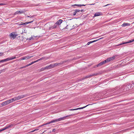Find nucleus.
<instances>
[{"label": "nucleus", "instance_id": "1", "mask_svg": "<svg viewBox=\"0 0 134 134\" xmlns=\"http://www.w3.org/2000/svg\"><path fill=\"white\" fill-rule=\"evenodd\" d=\"M71 115H67L66 116H64L63 117H62V118H59L56 119L54 120H53L51 122H53V123L55 122H58L59 121L62 120H64L66 119V118L68 117V116H70Z\"/></svg>", "mask_w": 134, "mask_h": 134}, {"label": "nucleus", "instance_id": "2", "mask_svg": "<svg viewBox=\"0 0 134 134\" xmlns=\"http://www.w3.org/2000/svg\"><path fill=\"white\" fill-rule=\"evenodd\" d=\"M123 87L124 91H126L129 90H132L131 84H127L126 85L124 86Z\"/></svg>", "mask_w": 134, "mask_h": 134}, {"label": "nucleus", "instance_id": "3", "mask_svg": "<svg viewBox=\"0 0 134 134\" xmlns=\"http://www.w3.org/2000/svg\"><path fill=\"white\" fill-rule=\"evenodd\" d=\"M133 41H134V39H132L131 40H130L129 41H128V42H122L121 43L118 45V46H119V45H121L122 44H125L130 43L131 42H133Z\"/></svg>", "mask_w": 134, "mask_h": 134}, {"label": "nucleus", "instance_id": "4", "mask_svg": "<svg viewBox=\"0 0 134 134\" xmlns=\"http://www.w3.org/2000/svg\"><path fill=\"white\" fill-rule=\"evenodd\" d=\"M16 58V57H9L6 59H4V62H5L13 60Z\"/></svg>", "mask_w": 134, "mask_h": 134}, {"label": "nucleus", "instance_id": "5", "mask_svg": "<svg viewBox=\"0 0 134 134\" xmlns=\"http://www.w3.org/2000/svg\"><path fill=\"white\" fill-rule=\"evenodd\" d=\"M26 97V95H22L21 96H19L18 97H15V99L16 100H19L21 98H23Z\"/></svg>", "mask_w": 134, "mask_h": 134}, {"label": "nucleus", "instance_id": "6", "mask_svg": "<svg viewBox=\"0 0 134 134\" xmlns=\"http://www.w3.org/2000/svg\"><path fill=\"white\" fill-rule=\"evenodd\" d=\"M33 57V56H26L25 57H22L21 58V60L25 59L27 60L31 58L32 57Z\"/></svg>", "mask_w": 134, "mask_h": 134}, {"label": "nucleus", "instance_id": "7", "mask_svg": "<svg viewBox=\"0 0 134 134\" xmlns=\"http://www.w3.org/2000/svg\"><path fill=\"white\" fill-rule=\"evenodd\" d=\"M9 36L11 38H13L14 39L16 37L17 35H15L14 33L12 32L10 33L9 35Z\"/></svg>", "mask_w": 134, "mask_h": 134}, {"label": "nucleus", "instance_id": "8", "mask_svg": "<svg viewBox=\"0 0 134 134\" xmlns=\"http://www.w3.org/2000/svg\"><path fill=\"white\" fill-rule=\"evenodd\" d=\"M8 102V103L9 104V103L12 102H13L16 100L15 97L12 98L11 99H9L7 100Z\"/></svg>", "mask_w": 134, "mask_h": 134}, {"label": "nucleus", "instance_id": "9", "mask_svg": "<svg viewBox=\"0 0 134 134\" xmlns=\"http://www.w3.org/2000/svg\"><path fill=\"white\" fill-rule=\"evenodd\" d=\"M9 104L7 100L5 101L2 102L1 104V105H2V106L3 107Z\"/></svg>", "mask_w": 134, "mask_h": 134}, {"label": "nucleus", "instance_id": "10", "mask_svg": "<svg viewBox=\"0 0 134 134\" xmlns=\"http://www.w3.org/2000/svg\"><path fill=\"white\" fill-rule=\"evenodd\" d=\"M105 63V62H104V61H103V62H102L98 64H97L96 65V66L97 67H98L99 66H102V65H103Z\"/></svg>", "mask_w": 134, "mask_h": 134}, {"label": "nucleus", "instance_id": "11", "mask_svg": "<svg viewBox=\"0 0 134 134\" xmlns=\"http://www.w3.org/2000/svg\"><path fill=\"white\" fill-rule=\"evenodd\" d=\"M63 21V20L62 19H60L58 20L56 23H55L57 25H60L61 23H62V22Z\"/></svg>", "mask_w": 134, "mask_h": 134}, {"label": "nucleus", "instance_id": "12", "mask_svg": "<svg viewBox=\"0 0 134 134\" xmlns=\"http://www.w3.org/2000/svg\"><path fill=\"white\" fill-rule=\"evenodd\" d=\"M23 11H17L16 12H15L14 14V15H16V14H22V13H23Z\"/></svg>", "mask_w": 134, "mask_h": 134}, {"label": "nucleus", "instance_id": "13", "mask_svg": "<svg viewBox=\"0 0 134 134\" xmlns=\"http://www.w3.org/2000/svg\"><path fill=\"white\" fill-rule=\"evenodd\" d=\"M101 13H100V12L96 13L94 14V16H93V18H94L96 16H100L101 15Z\"/></svg>", "mask_w": 134, "mask_h": 134}, {"label": "nucleus", "instance_id": "14", "mask_svg": "<svg viewBox=\"0 0 134 134\" xmlns=\"http://www.w3.org/2000/svg\"><path fill=\"white\" fill-rule=\"evenodd\" d=\"M57 25L55 23L53 26H52L49 28L50 29H54L55 28L57 27Z\"/></svg>", "mask_w": 134, "mask_h": 134}, {"label": "nucleus", "instance_id": "15", "mask_svg": "<svg viewBox=\"0 0 134 134\" xmlns=\"http://www.w3.org/2000/svg\"><path fill=\"white\" fill-rule=\"evenodd\" d=\"M130 24L129 23H124L123 24H122L121 26L122 27L125 26H130Z\"/></svg>", "mask_w": 134, "mask_h": 134}, {"label": "nucleus", "instance_id": "16", "mask_svg": "<svg viewBox=\"0 0 134 134\" xmlns=\"http://www.w3.org/2000/svg\"><path fill=\"white\" fill-rule=\"evenodd\" d=\"M111 60V59L110 58H107V59H106V60H104V62L106 63H108V62H109Z\"/></svg>", "mask_w": 134, "mask_h": 134}, {"label": "nucleus", "instance_id": "17", "mask_svg": "<svg viewBox=\"0 0 134 134\" xmlns=\"http://www.w3.org/2000/svg\"><path fill=\"white\" fill-rule=\"evenodd\" d=\"M52 122V121H51L48 122L47 123H46L45 124H43L42 125H41V126H39L38 127H40L42 126H43L44 125H47V124H51V123H53V122Z\"/></svg>", "mask_w": 134, "mask_h": 134}, {"label": "nucleus", "instance_id": "18", "mask_svg": "<svg viewBox=\"0 0 134 134\" xmlns=\"http://www.w3.org/2000/svg\"><path fill=\"white\" fill-rule=\"evenodd\" d=\"M90 105V104H88V105H86V106H84V107H81V108H76V110H78V109H83V108H86V107H87L88 105Z\"/></svg>", "mask_w": 134, "mask_h": 134}, {"label": "nucleus", "instance_id": "19", "mask_svg": "<svg viewBox=\"0 0 134 134\" xmlns=\"http://www.w3.org/2000/svg\"><path fill=\"white\" fill-rule=\"evenodd\" d=\"M131 87L132 90H134V82L132 84H131Z\"/></svg>", "mask_w": 134, "mask_h": 134}, {"label": "nucleus", "instance_id": "20", "mask_svg": "<svg viewBox=\"0 0 134 134\" xmlns=\"http://www.w3.org/2000/svg\"><path fill=\"white\" fill-rule=\"evenodd\" d=\"M34 21V20H32L31 21L29 22H26L24 23H23V24L24 25H26L29 23H32Z\"/></svg>", "mask_w": 134, "mask_h": 134}, {"label": "nucleus", "instance_id": "21", "mask_svg": "<svg viewBox=\"0 0 134 134\" xmlns=\"http://www.w3.org/2000/svg\"><path fill=\"white\" fill-rule=\"evenodd\" d=\"M50 69L54 68L53 64H52L49 65Z\"/></svg>", "mask_w": 134, "mask_h": 134}, {"label": "nucleus", "instance_id": "22", "mask_svg": "<svg viewBox=\"0 0 134 134\" xmlns=\"http://www.w3.org/2000/svg\"><path fill=\"white\" fill-rule=\"evenodd\" d=\"M8 128V127H7V125H6L5 127H4V128L2 129L1 130H0V131L5 130Z\"/></svg>", "mask_w": 134, "mask_h": 134}, {"label": "nucleus", "instance_id": "23", "mask_svg": "<svg viewBox=\"0 0 134 134\" xmlns=\"http://www.w3.org/2000/svg\"><path fill=\"white\" fill-rule=\"evenodd\" d=\"M47 59V58H46L45 57H42V58L38 59V60H39V61H40V60H44V59L46 60Z\"/></svg>", "mask_w": 134, "mask_h": 134}, {"label": "nucleus", "instance_id": "24", "mask_svg": "<svg viewBox=\"0 0 134 134\" xmlns=\"http://www.w3.org/2000/svg\"><path fill=\"white\" fill-rule=\"evenodd\" d=\"M7 125V127H8V128L10 127H12L13 126V125L12 124H11L10 125Z\"/></svg>", "mask_w": 134, "mask_h": 134}, {"label": "nucleus", "instance_id": "25", "mask_svg": "<svg viewBox=\"0 0 134 134\" xmlns=\"http://www.w3.org/2000/svg\"><path fill=\"white\" fill-rule=\"evenodd\" d=\"M45 67H44V68H41L40 69V71H43L44 70H45Z\"/></svg>", "mask_w": 134, "mask_h": 134}, {"label": "nucleus", "instance_id": "26", "mask_svg": "<svg viewBox=\"0 0 134 134\" xmlns=\"http://www.w3.org/2000/svg\"><path fill=\"white\" fill-rule=\"evenodd\" d=\"M73 6H77L78 7H81V4H75L73 5Z\"/></svg>", "mask_w": 134, "mask_h": 134}, {"label": "nucleus", "instance_id": "27", "mask_svg": "<svg viewBox=\"0 0 134 134\" xmlns=\"http://www.w3.org/2000/svg\"><path fill=\"white\" fill-rule=\"evenodd\" d=\"M45 69H49V66H47L46 67H45Z\"/></svg>", "mask_w": 134, "mask_h": 134}, {"label": "nucleus", "instance_id": "28", "mask_svg": "<svg viewBox=\"0 0 134 134\" xmlns=\"http://www.w3.org/2000/svg\"><path fill=\"white\" fill-rule=\"evenodd\" d=\"M110 58L111 59V60H113L115 58V56H113L112 57H111Z\"/></svg>", "mask_w": 134, "mask_h": 134}, {"label": "nucleus", "instance_id": "29", "mask_svg": "<svg viewBox=\"0 0 134 134\" xmlns=\"http://www.w3.org/2000/svg\"><path fill=\"white\" fill-rule=\"evenodd\" d=\"M58 64L57 63H55L54 64H53V66H54V67H55V66H57L58 65Z\"/></svg>", "mask_w": 134, "mask_h": 134}, {"label": "nucleus", "instance_id": "30", "mask_svg": "<svg viewBox=\"0 0 134 134\" xmlns=\"http://www.w3.org/2000/svg\"><path fill=\"white\" fill-rule=\"evenodd\" d=\"M29 40H33L34 39V37L32 36L29 39Z\"/></svg>", "mask_w": 134, "mask_h": 134}, {"label": "nucleus", "instance_id": "31", "mask_svg": "<svg viewBox=\"0 0 134 134\" xmlns=\"http://www.w3.org/2000/svg\"><path fill=\"white\" fill-rule=\"evenodd\" d=\"M77 13V12H76V11L75 10V12H74L73 13V15L74 16L75 15H76Z\"/></svg>", "mask_w": 134, "mask_h": 134}, {"label": "nucleus", "instance_id": "32", "mask_svg": "<svg viewBox=\"0 0 134 134\" xmlns=\"http://www.w3.org/2000/svg\"><path fill=\"white\" fill-rule=\"evenodd\" d=\"M92 43V41H90L88 42L87 43V45H89L91 43Z\"/></svg>", "mask_w": 134, "mask_h": 134}, {"label": "nucleus", "instance_id": "33", "mask_svg": "<svg viewBox=\"0 0 134 134\" xmlns=\"http://www.w3.org/2000/svg\"><path fill=\"white\" fill-rule=\"evenodd\" d=\"M38 130V129H35V130H33V131H31V132H34L35 131Z\"/></svg>", "mask_w": 134, "mask_h": 134}, {"label": "nucleus", "instance_id": "34", "mask_svg": "<svg viewBox=\"0 0 134 134\" xmlns=\"http://www.w3.org/2000/svg\"><path fill=\"white\" fill-rule=\"evenodd\" d=\"M98 40H99V39H98V40H94V41H92V43H93L94 42H96L98 41Z\"/></svg>", "mask_w": 134, "mask_h": 134}, {"label": "nucleus", "instance_id": "35", "mask_svg": "<svg viewBox=\"0 0 134 134\" xmlns=\"http://www.w3.org/2000/svg\"><path fill=\"white\" fill-rule=\"evenodd\" d=\"M75 10L76 11V12L77 13L78 12H79L80 11V10L79 9H76V10Z\"/></svg>", "mask_w": 134, "mask_h": 134}, {"label": "nucleus", "instance_id": "36", "mask_svg": "<svg viewBox=\"0 0 134 134\" xmlns=\"http://www.w3.org/2000/svg\"><path fill=\"white\" fill-rule=\"evenodd\" d=\"M3 55V53H0V56H2Z\"/></svg>", "mask_w": 134, "mask_h": 134}, {"label": "nucleus", "instance_id": "37", "mask_svg": "<svg viewBox=\"0 0 134 134\" xmlns=\"http://www.w3.org/2000/svg\"><path fill=\"white\" fill-rule=\"evenodd\" d=\"M3 62H4V59L0 60V63H3Z\"/></svg>", "mask_w": 134, "mask_h": 134}, {"label": "nucleus", "instance_id": "38", "mask_svg": "<svg viewBox=\"0 0 134 134\" xmlns=\"http://www.w3.org/2000/svg\"><path fill=\"white\" fill-rule=\"evenodd\" d=\"M30 65H31V64H27V65H26V67H27L28 66H29Z\"/></svg>", "mask_w": 134, "mask_h": 134}, {"label": "nucleus", "instance_id": "39", "mask_svg": "<svg viewBox=\"0 0 134 134\" xmlns=\"http://www.w3.org/2000/svg\"><path fill=\"white\" fill-rule=\"evenodd\" d=\"M70 110H76V109H71Z\"/></svg>", "mask_w": 134, "mask_h": 134}, {"label": "nucleus", "instance_id": "40", "mask_svg": "<svg viewBox=\"0 0 134 134\" xmlns=\"http://www.w3.org/2000/svg\"><path fill=\"white\" fill-rule=\"evenodd\" d=\"M5 5V4L3 3H0V5Z\"/></svg>", "mask_w": 134, "mask_h": 134}, {"label": "nucleus", "instance_id": "41", "mask_svg": "<svg viewBox=\"0 0 134 134\" xmlns=\"http://www.w3.org/2000/svg\"><path fill=\"white\" fill-rule=\"evenodd\" d=\"M34 63H35V61L32 62H31V63H30V64H31V65L32 64H33Z\"/></svg>", "mask_w": 134, "mask_h": 134}, {"label": "nucleus", "instance_id": "42", "mask_svg": "<svg viewBox=\"0 0 134 134\" xmlns=\"http://www.w3.org/2000/svg\"><path fill=\"white\" fill-rule=\"evenodd\" d=\"M26 67V65L25 66H24L21 67V68L22 69V68H25Z\"/></svg>", "mask_w": 134, "mask_h": 134}, {"label": "nucleus", "instance_id": "43", "mask_svg": "<svg viewBox=\"0 0 134 134\" xmlns=\"http://www.w3.org/2000/svg\"><path fill=\"white\" fill-rule=\"evenodd\" d=\"M24 25L23 24V23H21L19 24V25Z\"/></svg>", "mask_w": 134, "mask_h": 134}, {"label": "nucleus", "instance_id": "44", "mask_svg": "<svg viewBox=\"0 0 134 134\" xmlns=\"http://www.w3.org/2000/svg\"><path fill=\"white\" fill-rule=\"evenodd\" d=\"M3 70H0V74L2 72Z\"/></svg>", "mask_w": 134, "mask_h": 134}, {"label": "nucleus", "instance_id": "45", "mask_svg": "<svg viewBox=\"0 0 134 134\" xmlns=\"http://www.w3.org/2000/svg\"><path fill=\"white\" fill-rule=\"evenodd\" d=\"M39 61V60H38H38H36V61H35V63H36V62H38V61Z\"/></svg>", "mask_w": 134, "mask_h": 134}, {"label": "nucleus", "instance_id": "46", "mask_svg": "<svg viewBox=\"0 0 134 134\" xmlns=\"http://www.w3.org/2000/svg\"><path fill=\"white\" fill-rule=\"evenodd\" d=\"M55 131V129H53V130L52 131L53 132H54Z\"/></svg>", "mask_w": 134, "mask_h": 134}, {"label": "nucleus", "instance_id": "47", "mask_svg": "<svg viewBox=\"0 0 134 134\" xmlns=\"http://www.w3.org/2000/svg\"><path fill=\"white\" fill-rule=\"evenodd\" d=\"M86 5L81 4V6H85Z\"/></svg>", "mask_w": 134, "mask_h": 134}, {"label": "nucleus", "instance_id": "48", "mask_svg": "<svg viewBox=\"0 0 134 134\" xmlns=\"http://www.w3.org/2000/svg\"><path fill=\"white\" fill-rule=\"evenodd\" d=\"M27 17H29V18H31V16H27Z\"/></svg>", "mask_w": 134, "mask_h": 134}, {"label": "nucleus", "instance_id": "49", "mask_svg": "<svg viewBox=\"0 0 134 134\" xmlns=\"http://www.w3.org/2000/svg\"><path fill=\"white\" fill-rule=\"evenodd\" d=\"M15 57H16V58H17L19 57H18L17 55H16V56Z\"/></svg>", "mask_w": 134, "mask_h": 134}, {"label": "nucleus", "instance_id": "50", "mask_svg": "<svg viewBox=\"0 0 134 134\" xmlns=\"http://www.w3.org/2000/svg\"><path fill=\"white\" fill-rule=\"evenodd\" d=\"M94 4H89V5H94Z\"/></svg>", "mask_w": 134, "mask_h": 134}, {"label": "nucleus", "instance_id": "51", "mask_svg": "<svg viewBox=\"0 0 134 134\" xmlns=\"http://www.w3.org/2000/svg\"><path fill=\"white\" fill-rule=\"evenodd\" d=\"M103 38V37H102V38H99V40H100V39H102Z\"/></svg>", "mask_w": 134, "mask_h": 134}, {"label": "nucleus", "instance_id": "52", "mask_svg": "<svg viewBox=\"0 0 134 134\" xmlns=\"http://www.w3.org/2000/svg\"><path fill=\"white\" fill-rule=\"evenodd\" d=\"M68 26V25H67L65 27V29H67V26Z\"/></svg>", "mask_w": 134, "mask_h": 134}, {"label": "nucleus", "instance_id": "53", "mask_svg": "<svg viewBox=\"0 0 134 134\" xmlns=\"http://www.w3.org/2000/svg\"><path fill=\"white\" fill-rule=\"evenodd\" d=\"M34 15H32V16H31V18H34Z\"/></svg>", "mask_w": 134, "mask_h": 134}, {"label": "nucleus", "instance_id": "54", "mask_svg": "<svg viewBox=\"0 0 134 134\" xmlns=\"http://www.w3.org/2000/svg\"><path fill=\"white\" fill-rule=\"evenodd\" d=\"M81 12L83 11V9H82L81 10Z\"/></svg>", "mask_w": 134, "mask_h": 134}, {"label": "nucleus", "instance_id": "55", "mask_svg": "<svg viewBox=\"0 0 134 134\" xmlns=\"http://www.w3.org/2000/svg\"><path fill=\"white\" fill-rule=\"evenodd\" d=\"M108 5V4H107V5H106L105 6H107V5Z\"/></svg>", "mask_w": 134, "mask_h": 134}, {"label": "nucleus", "instance_id": "56", "mask_svg": "<svg viewBox=\"0 0 134 134\" xmlns=\"http://www.w3.org/2000/svg\"><path fill=\"white\" fill-rule=\"evenodd\" d=\"M42 134V133H41V134Z\"/></svg>", "mask_w": 134, "mask_h": 134}]
</instances>
